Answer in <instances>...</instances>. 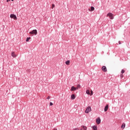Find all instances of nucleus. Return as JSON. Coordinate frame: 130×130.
<instances>
[{
  "mask_svg": "<svg viewBox=\"0 0 130 130\" xmlns=\"http://www.w3.org/2000/svg\"><path fill=\"white\" fill-rule=\"evenodd\" d=\"M76 90H78V88L75 87V86H72L71 87V91H76Z\"/></svg>",
  "mask_w": 130,
  "mask_h": 130,
  "instance_id": "nucleus-8",
  "label": "nucleus"
},
{
  "mask_svg": "<svg viewBox=\"0 0 130 130\" xmlns=\"http://www.w3.org/2000/svg\"><path fill=\"white\" fill-rule=\"evenodd\" d=\"M92 128H93V130H97L98 128L96 126H93Z\"/></svg>",
  "mask_w": 130,
  "mask_h": 130,
  "instance_id": "nucleus-12",
  "label": "nucleus"
},
{
  "mask_svg": "<svg viewBox=\"0 0 130 130\" xmlns=\"http://www.w3.org/2000/svg\"><path fill=\"white\" fill-rule=\"evenodd\" d=\"M12 1V2H14V0H11Z\"/></svg>",
  "mask_w": 130,
  "mask_h": 130,
  "instance_id": "nucleus-28",
  "label": "nucleus"
},
{
  "mask_svg": "<svg viewBox=\"0 0 130 130\" xmlns=\"http://www.w3.org/2000/svg\"><path fill=\"white\" fill-rule=\"evenodd\" d=\"M30 39H31L30 37L27 38L26 40V42H28V41H29V40H30Z\"/></svg>",
  "mask_w": 130,
  "mask_h": 130,
  "instance_id": "nucleus-16",
  "label": "nucleus"
},
{
  "mask_svg": "<svg viewBox=\"0 0 130 130\" xmlns=\"http://www.w3.org/2000/svg\"><path fill=\"white\" fill-rule=\"evenodd\" d=\"M53 130H57V129H54Z\"/></svg>",
  "mask_w": 130,
  "mask_h": 130,
  "instance_id": "nucleus-27",
  "label": "nucleus"
},
{
  "mask_svg": "<svg viewBox=\"0 0 130 130\" xmlns=\"http://www.w3.org/2000/svg\"><path fill=\"white\" fill-rule=\"evenodd\" d=\"M86 94H87L88 95H90V90H87L86 91Z\"/></svg>",
  "mask_w": 130,
  "mask_h": 130,
  "instance_id": "nucleus-13",
  "label": "nucleus"
},
{
  "mask_svg": "<svg viewBox=\"0 0 130 130\" xmlns=\"http://www.w3.org/2000/svg\"><path fill=\"white\" fill-rule=\"evenodd\" d=\"M102 71H103V72H107V69L106 68V67H105V66H103L102 68Z\"/></svg>",
  "mask_w": 130,
  "mask_h": 130,
  "instance_id": "nucleus-6",
  "label": "nucleus"
},
{
  "mask_svg": "<svg viewBox=\"0 0 130 130\" xmlns=\"http://www.w3.org/2000/svg\"><path fill=\"white\" fill-rule=\"evenodd\" d=\"M76 99V96H75V94H72L71 95V99H72V100H74Z\"/></svg>",
  "mask_w": 130,
  "mask_h": 130,
  "instance_id": "nucleus-10",
  "label": "nucleus"
},
{
  "mask_svg": "<svg viewBox=\"0 0 130 130\" xmlns=\"http://www.w3.org/2000/svg\"><path fill=\"white\" fill-rule=\"evenodd\" d=\"M75 88H77V90H78V89H80L81 88V85L80 84H78L77 87H75Z\"/></svg>",
  "mask_w": 130,
  "mask_h": 130,
  "instance_id": "nucleus-17",
  "label": "nucleus"
},
{
  "mask_svg": "<svg viewBox=\"0 0 130 130\" xmlns=\"http://www.w3.org/2000/svg\"><path fill=\"white\" fill-rule=\"evenodd\" d=\"M11 0H7V3H9V2H10Z\"/></svg>",
  "mask_w": 130,
  "mask_h": 130,
  "instance_id": "nucleus-24",
  "label": "nucleus"
},
{
  "mask_svg": "<svg viewBox=\"0 0 130 130\" xmlns=\"http://www.w3.org/2000/svg\"><path fill=\"white\" fill-rule=\"evenodd\" d=\"M54 7H55V6L54 5V4H52V9H53V8H54Z\"/></svg>",
  "mask_w": 130,
  "mask_h": 130,
  "instance_id": "nucleus-20",
  "label": "nucleus"
},
{
  "mask_svg": "<svg viewBox=\"0 0 130 130\" xmlns=\"http://www.w3.org/2000/svg\"><path fill=\"white\" fill-rule=\"evenodd\" d=\"M82 127L83 129H81V130H87V127L83 126Z\"/></svg>",
  "mask_w": 130,
  "mask_h": 130,
  "instance_id": "nucleus-15",
  "label": "nucleus"
},
{
  "mask_svg": "<svg viewBox=\"0 0 130 130\" xmlns=\"http://www.w3.org/2000/svg\"><path fill=\"white\" fill-rule=\"evenodd\" d=\"M119 44H121V43H120V41H119Z\"/></svg>",
  "mask_w": 130,
  "mask_h": 130,
  "instance_id": "nucleus-26",
  "label": "nucleus"
},
{
  "mask_svg": "<svg viewBox=\"0 0 130 130\" xmlns=\"http://www.w3.org/2000/svg\"><path fill=\"white\" fill-rule=\"evenodd\" d=\"M10 18H11V19H14V20H17V16L15 14H11Z\"/></svg>",
  "mask_w": 130,
  "mask_h": 130,
  "instance_id": "nucleus-3",
  "label": "nucleus"
},
{
  "mask_svg": "<svg viewBox=\"0 0 130 130\" xmlns=\"http://www.w3.org/2000/svg\"><path fill=\"white\" fill-rule=\"evenodd\" d=\"M91 110H92V109H91V107H88L87 108H86V109L85 110V113H89V112H90Z\"/></svg>",
  "mask_w": 130,
  "mask_h": 130,
  "instance_id": "nucleus-2",
  "label": "nucleus"
},
{
  "mask_svg": "<svg viewBox=\"0 0 130 130\" xmlns=\"http://www.w3.org/2000/svg\"><path fill=\"white\" fill-rule=\"evenodd\" d=\"M107 17H109L110 19H111V20H113L114 17H113V14L111 13H109L107 14Z\"/></svg>",
  "mask_w": 130,
  "mask_h": 130,
  "instance_id": "nucleus-1",
  "label": "nucleus"
},
{
  "mask_svg": "<svg viewBox=\"0 0 130 130\" xmlns=\"http://www.w3.org/2000/svg\"><path fill=\"white\" fill-rule=\"evenodd\" d=\"M90 96H92L93 95V91L91 90V93H90Z\"/></svg>",
  "mask_w": 130,
  "mask_h": 130,
  "instance_id": "nucleus-21",
  "label": "nucleus"
},
{
  "mask_svg": "<svg viewBox=\"0 0 130 130\" xmlns=\"http://www.w3.org/2000/svg\"><path fill=\"white\" fill-rule=\"evenodd\" d=\"M121 77H123V75L122 74H121Z\"/></svg>",
  "mask_w": 130,
  "mask_h": 130,
  "instance_id": "nucleus-25",
  "label": "nucleus"
},
{
  "mask_svg": "<svg viewBox=\"0 0 130 130\" xmlns=\"http://www.w3.org/2000/svg\"><path fill=\"white\" fill-rule=\"evenodd\" d=\"M96 122L98 124H100V123H101V119H100V118H97L96 119Z\"/></svg>",
  "mask_w": 130,
  "mask_h": 130,
  "instance_id": "nucleus-5",
  "label": "nucleus"
},
{
  "mask_svg": "<svg viewBox=\"0 0 130 130\" xmlns=\"http://www.w3.org/2000/svg\"><path fill=\"white\" fill-rule=\"evenodd\" d=\"M121 127L122 128H124V127H125V124L123 123L121 125Z\"/></svg>",
  "mask_w": 130,
  "mask_h": 130,
  "instance_id": "nucleus-14",
  "label": "nucleus"
},
{
  "mask_svg": "<svg viewBox=\"0 0 130 130\" xmlns=\"http://www.w3.org/2000/svg\"><path fill=\"white\" fill-rule=\"evenodd\" d=\"M108 107H109L108 105H106V107H105V109H104L105 112H106V111H107V110H108Z\"/></svg>",
  "mask_w": 130,
  "mask_h": 130,
  "instance_id": "nucleus-9",
  "label": "nucleus"
},
{
  "mask_svg": "<svg viewBox=\"0 0 130 130\" xmlns=\"http://www.w3.org/2000/svg\"><path fill=\"white\" fill-rule=\"evenodd\" d=\"M11 56H12V57H17V55L15 54V52H12Z\"/></svg>",
  "mask_w": 130,
  "mask_h": 130,
  "instance_id": "nucleus-7",
  "label": "nucleus"
},
{
  "mask_svg": "<svg viewBox=\"0 0 130 130\" xmlns=\"http://www.w3.org/2000/svg\"><path fill=\"white\" fill-rule=\"evenodd\" d=\"M95 10V8L93 7H91V11H94Z\"/></svg>",
  "mask_w": 130,
  "mask_h": 130,
  "instance_id": "nucleus-19",
  "label": "nucleus"
},
{
  "mask_svg": "<svg viewBox=\"0 0 130 130\" xmlns=\"http://www.w3.org/2000/svg\"><path fill=\"white\" fill-rule=\"evenodd\" d=\"M52 105H53V103L50 102V106H52Z\"/></svg>",
  "mask_w": 130,
  "mask_h": 130,
  "instance_id": "nucleus-22",
  "label": "nucleus"
},
{
  "mask_svg": "<svg viewBox=\"0 0 130 130\" xmlns=\"http://www.w3.org/2000/svg\"><path fill=\"white\" fill-rule=\"evenodd\" d=\"M70 62L71 61L70 60H67L65 63H66V64H67V66H69Z\"/></svg>",
  "mask_w": 130,
  "mask_h": 130,
  "instance_id": "nucleus-11",
  "label": "nucleus"
},
{
  "mask_svg": "<svg viewBox=\"0 0 130 130\" xmlns=\"http://www.w3.org/2000/svg\"><path fill=\"white\" fill-rule=\"evenodd\" d=\"M47 99H48V100L50 99V96H48V98H47Z\"/></svg>",
  "mask_w": 130,
  "mask_h": 130,
  "instance_id": "nucleus-23",
  "label": "nucleus"
},
{
  "mask_svg": "<svg viewBox=\"0 0 130 130\" xmlns=\"http://www.w3.org/2000/svg\"><path fill=\"white\" fill-rule=\"evenodd\" d=\"M29 34H35V35H37V30L34 29L32 31L29 32Z\"/></svg>",
  "mask_w": 130,
  "mask_h": 130,
  "instance_id": "nucleus-4",
  "label": "nucleus"
},
{
  "mask_svg": "<svg viewBox=\"0 0 130 130\" xmlns=\"http://www.w3.org/2000/svg\"><path fill=\"white\" fill-rule=\"evenodd\" d=\"M124 72H125V71H124V70L122 69V70H121V74H124Z\"/></svg>",
  "mask_w": 130,
  "mask_h": 130,
  "instance_id": "nucleus-18",
  "label": "nucleus"
}]
</instances>
